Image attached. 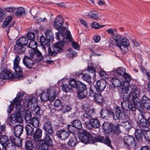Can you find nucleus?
<instances>
[{"label": "nucleus", "mask_w": 150, "mask_h": 150, "mask_svg": "<svg viewBox=\"0 0 150 150\" xmlns=\"http://www.w3.org/2000/svg\"><path fill=\"white\" fill-rule=\"evenodd\" d=\"M120 125L117 124L115 125L108 122H105L103 125V127L105 132L109 133L112 132L116 135L122 133V131L120 128Z\"/></svg>", "instance_id": "4"}, {"label": "nucleus", "mask_w": 150, "mask_h": 150, "mask_svg": "<svg viewBox=\"0 0 150 150\" xmlns=\"http://www.w3.org/2000/svg\"><path fill=\"white\" fill-rule=\"evenodd\" d=\"M124 146L129 149H130V146L133 144H134V147L136 148L137 146L135 143L134 137L132 136L125 137L124 139Z\"/></svg>", "instance_id": "11"}, {"label": "nucleus", "mask_w": 150, "mask_h": 150, "mask_svg": "<svg viewBox=\"0 0 150 150\" xmlns=\"http://www.w3.org/2000/svg\"><path fill=\"white\" fill-rule=\"evenodd\" d=\"M64 23V19L63 17L59 15L55 18L53 23V26L54 28L57 30L64 31L66 28L65 27L62 26Z\"/></svg>", "instance_id": "7"}, {"label": "nucleus", "mask_w": 150, "mask_h": 150, "mask_svg": "<svg viewBox=\"0 0 150 150\" xmlns=\"http://www.w3.org/2000/svg\"><path fill=\"white\" fill-rule=\"evenodd\" d=\"M9 139L13 145L16 146H20L22 145V140L20 137H15L14 136H11Z\"/></svg>", "instance_id": "21"}, {"label": "nucleus", "mask_w": 150, "mask_h": 150, "mask_svg": "<svg viewBox=\"0 0 150 150\" xmlns=\"http://www.w3.org/2000/svg\"><path fill=\"white\" fill-rule=\"evenodd\" d=\"M0 78L2 79H11L12 80L16 79L15 75L7 71H3L0 73Z\"/></svg>", "instance_id": "13"}, {"label": "nucleus", "mask_w": 150, "mask_h": 150, "mask_svg": "<svg viewBox=\"0 0 150 150\" xmlns=\"http://www.w3.org/2000/svg\"><path fill=\"white\" fill-rule=\"evenodd\" d=\"M37 96H40L41 100L43 101L49 100V96L46 92V90H42L41 89H38L36 92Z\"/></svg>", "instance_id": "14"}, {"label": "nucleus", "mask_w": 150, "mask_h": 150, "mask_svg": "<svg viewBox=\"0 0 150 150\" xmlns=\"http://www.w3.org/2000/svg\"><path fill=\"white\" fill-rule=\"evenodd\" d=\"M11 128L13 131L14 134L16 137H20L23 133V127L21 125H17L15 126L10 125Z\"/></svg>", "instance_id": "10"}, {"label": "nucleus", "mask_w": 150, "mask_h": 150, "mask_svg": "<svg viewBox=\"0 0 150 150\" xmlns=\"http://www.w3.org/2000/svg\"><path fill=\"white\" fill-rule=\"evenodd\" d=\"M76 88L78 91H87L86 85L80 81H77Z\"/></svg>", "instance_id": "37"}, {"label": "nucleus", "mask_w": 150, "mask_h": 150, "mask_svg": "<svg viewBox=\"0 0 150 150\" xmlns=\"http://www.w3.org/2000/svg\"><path fill=\"white\" fill-rule=\"evenodd\" d=\"M24 94V92H18L17 95V97L13 100V104L15 105L16 110L17 112L19 113L24 112L25 110L24 106L21 105L22 98Z\"/></svg>", "instance_id": "6"}, {"label": "nucleus", "mask_w": 150, "mask_h": 150, "mask_svg": "<svg viewBox=\"0 0 150 150\" xmlns=\"http://www.w3.org/2000/svg\"><path fill=\"white\" fill-rule=\"evenodd\" d=\"M91 26L92 28L98 29L105 27V25H100L99 23L94 22L91 23Z\"/></svg>", "instance_id": "49"}, {"label": "nucleus", "mask_w": 150, "mask_h": 150, "mask_svg": "<svg viewBox=\"0 0 150 150\" xmlns=\"http://www.w3.org/2000/svg\"><path fill=\"white\" fill-rule=\"evenodd\" d=\"M71 124L75 128L78 129H81L82 128V124L81 121L79 120H73L71 122Z\"/></svg>", "instance_id": "33"}, {"label": "nucleus", "mask_w": 150, "mask_h": 150, "mask_svg": "<svg viewBox=\"0 0 150 150\" xmlns=\"http://www.w3.org/2000/svg\"><path fill=\"white\" fill-rule=\"evenodd\" d=\"M87 70L93 74L94 77L96 76L95 69L94 67L92 66H88V67Z\"/></svg>", "instance_id": "55"}, {"label": "nucleus", "mask_w": 150, "mask_h": 150, "mask_svg": "<svg viewBox=\"0 0 150 150\" xmlns=\"http://www.w3.org/2000/svg\"><path fill=\"white\" fill-rule=\"evenodd\" d=\"M20 58L18 56H17L13 61V65L16 66L19 65Z\"/></svg>", "instance_id": "63"}, {"label": "nucleus", "mask_w": 150, "mask_h": 150, "mask_svg": "<svg viewBox=\"0 0 150 150\" xmlns=\"http://www.w3.org/2000/svg\"><path fill=\"white\" fill-rule=\"evenodd\" d=\"M82 78L84 80L88 82H91V76L88 74H83Z\"/></svg>", "instance_id": "50"}, {"label": "nucleus", "mask_w": 150, "mask_h": 150, "mask_svg": "<svg viewBox=\"0 0 150 150\" xmlns=\"http://www.w3.org/2000/svg\"><path fill=\"white\" fill-rule=\"evenodd\" d=\"M16 44L14 46V49L16 52L19 54H22L24 53L25 49L23 47V45L18 42V41L16 42Z\"/></svg>", "instance_id": "24"}, {"label": "nucleus", "mask_w": 150, "mask_h": 150, "mask_svg": "<svg viewBox=\"0 0 150 150\" xmlns=\"http://www.w3.org/2000/svg\"><path fill=\"white\" fill-rule=\"evenodd\" d=\"M83 139L85 142H87L89 140V138L90 137L91 134L86 131H84L83 132Z\"/></svg>", "instance_id": "47"}, {"label": "nucleus", "mask_w": 150, "mask_h": 150, "mask_svg": "<svg viewBox=\"0 0 150 150\" xmlns=\"http://www.w3.org/2000/svg\"><path fill=\"white\" fill-rule=\"evenodd\" d=\"M46 91L49 96V100L50 102L53 101L57 96L56 90L53 88H50L46 90Z\"/></svg>", "instance_id": "20"}, {"label": "nucleus", "mask_w": 150, "mask_h": 150, "mask_svg": "<svg viewBox=\"0 0 150 150\" xmlns=\"http://www.w3.org/2000/svg\"><path fill=\"white\" fill-rule=\"evenodd\" d=\"M23 63L26 67L29 69H32L34 65L33 60L27 56H25L23 59Z\"/></svg>", "instance_id": "19"}, {"label": "nucleus", "mask_w": 150, "mask_h": 150, "mask_svg": "<svg viewBox=\"0 0 150 150\" xmlns=\"http://www.w3.org/2000/svg\"><path fill=\"white\" fill-rule=\"evenodd\" d=\"M13 18L12 16H8L5 21L3 23L2 26L4 28H5L8 25L9 23H10L11 21L12 20Z\"/></svg>", "instance_id": "51"}, {"label": "nucleus", "mask_w": 150, "mask_h": 150, "mask_svg": "<svg viewBox=\"0 0 150 150\" xmlns=\"http://www.w3.org/2000/svg\"><path fill=\"white\" fill-rule=\"evenodd\" d=\"M17 41L23 45H26L28 43V40L26 37H23L19 38Z\"/></svg>", "instance_id": "42"}, {"label": "nucleus", "mask_w": 150, "mask_h": 150, "mask_svg": "<svg viewBox=\"0 0 150 150\" xmlns=\"http://www.w3.org/2000/svg\"><path fill=\"white\" fill-rule=\"evenodd\" d=\"M42 135V131L40 128H37L33 134V138L35 142H38Z\"/></svg>", "instance_id": "23"}, {"label": "nucleus", "mask_w": 150, "mask_h": 150, "mask_svg": "<svg viewBox=\"0 0 150 150\" xmlns=\"http://www.w3.org/2000/svg\"><path fill=\"white\" fill-rule=\"evenodd\" d=\"M81 109L84 112H88L91 110H93L90 108L89 105L87 103H85L83 104L81 106Z\"/></svg>", "instance_id": "54"}, {"label": "nucleus", "mask_w": 150, "mask_h": 150, "mask_svg": "<svg viewBox=\"0 0 150 150\" xmlns=\"http://www.w3.org/2000/svg\"><path fill=\"white\" fill-rule=\"evenodd\" d=\"M33 112L36 116H40L41 115L40 108L38 105H34Z\"/></svg>", "instance_id": "41"}, {"label": "nucleus", "mask_w": 150, "mask_h": 150, "mask_svg": "<svg viewBox=\"0 0 150 150\" xmlns=\"http://www.w3.org/2000/svg\"><path fill=\"white\" fill-rule=\"evenodd\" d=\"M145 130H144L140 128H136L135 129V137L137 141L141 142L142 141V138L144 136Z\"/></svg>", "instance_id": "16"}, {"label": "nucleus", "mask_w": 150, "mask_h": 150, "mask_svg": "<svg viewBox=\"0 0 150 150\" xmlns=\"http://www.w3.org/2000/svg\"><path fill=\"white\" fill-rule=\"evenodd\" d=\"M87 94V91H78L77 96L79 99H82L85 98Z\"/></svg>", "instance_id": "44"}, {"label": "nucleus", "mask_w": 150, "mask_h": 150, "mask_svg": "<svg viewBox=\"0 0 150 150\" xmlns=\"http://www.w3.org/2000/svg\"><path fill=\"white\" fill-rule=\"evenodd\" d=\"M15 8L14 7H7L5 8V10L8 12L9 13H13Z\"/></svg>", "instance_id": "64"}, {"label": "nucleus", "mask_w": 150, "mask_h": 150, "mask_svg": "<svg viewBox=\"0 0 150 150\" xmlns=\"http://www.w3.org/2000/svg\"><path fill=\"white\" fill-rule=\"evenodd\" d=\"M77 139L76 137L73 136L69 139L67 143L68 145L71 147L75 146L77 144Z\"/></svg>", "instance_id": "32"}, {"label": "nucleus", "mask_w": 150, "mask_h": 150, "mask_svg": "<svg viewBox=\"0 0 150 150\" xmlns=\"http://www.w3.org/2000/svg\"><path fill=\"white\" fill-rule=\"evenodd\" d=\"M28 39L30 40H34L35 38V34L32 32H29L27 34Z\"/></svg>", "instance_id": "59"}, {"label": "nucleus", "mask_w": 150, "mask_h": 150, "mask_svg": "<svg viewBox=\"0 0 150 150\" xmlns=\"http://www.w3.org/2000/svg\"><path fill=\"white\" fill-rule=\"evenodd\" d=\"M120 125L125 127L127 129L131 128V124L128 121L121 122Z\"/></svg>", "instance_id": "56"}, {"label": "nucleus", "mask_w": 150, "mask_h": 150, "mask_svg": "<svg viewBox=\"0 0 150 150\" xmlns=\"http://www.w3.org/2000/svg\"><path fill=\"white\" fill-rule=\"evenodd\" d=\"M93 112V110H91L88 112H85L82 116L83 120L86 123V121L90 120L92 117V114Z\"/></svg>", "instance_id": "26"}, {"label": "nucleus", "mask_w": 150, "mask_h": 150, "mask_svg": "<svg viewBox=\"0 0 150 150\" xmlns=\"http://www.w3.org/2000/svg\"><path fill=\"white\" fill-rule=\"evenodd\" d=\"M144 137L147 141L150 142V130L145 131Z\"/></svg>", "instance_id": "60"}, {"label": "nucleus", "mask_w": 150, "mask_h": 150, "mask_svg": "<svg viewBox=\"0 0 150 150\" xmlns=\"http://www.w3.org/2000/svg\"><path fill=\"white\" fill-rule=\"evenodd\" d=\"M40 42L43 46H47V47L50 46V41L43 35L41 36L40 38Z\"/></svg>", "instance_id": "36"}, {"label": "nucleus", "mask_w": 150, "mask_h": 150, "mask_svg": "<svg viewBox=\"0 0 150 150\" xmlns=\"http://www.w3.org/2000/svg\"><path fill=\"white\" fill-rule=\"evenodd\" d=\"M131 91L129 94L125 93L123 96V99L130 98L132 101L128 100H124L121 104L123 109L125 110L134 111L136 110V105L139 102L138 97L140 94L139 91L134 85L130 86Z\"/></svg>", "instance_id": "1"}, {"label": "nucleus", "mask_w": 150, "mask_h": 150, "mask_svg": "<svg viewBox=\"0 0 150 150\" xmlns=\"http://www.w3.org/2000/svg\"><path fill=\"white\" fill-rule=\"evenodd\" d=\"M25 129L27 135L32 136L34 133V129L30 125H27L26 126Z\"/></svg>", "instance_id": "40"}, {"label": "nucleus", "mask_w": 150, "mask_h": 150, "mask_svg": "<svg viewBox=\"0 0 150 150\" xmlns=\"http://www.w3.org/2000/svg\"><path fill=\"white\" fill-rule=\"evenodd\" d=\"M116 71L119 74L122 75L125 72V69L123 67H120L116 69Z\"/></svg>", "instance_id": "58"}, {"label": "nucleus", "mask_w": 150, "mask_h": 150, "mask_svg": "<svg viewBox=\"0 0 150 150\" xmlns=\"http://www.w3.org/2000/svg\"><path fill=\"white\" fill-rule=\"evenodd\" d=\"M115 115H114L115 118V119H120L121 118L122 115V113L121 109L119 107H117L115 109Z\"/></svg>", "instance_id": "34"}, {"label": "nucleus", "mask_w": 150, "mask_h": 150, "mask_svg": "<svg viewBox=\"0 0 150 150\" xmlns=\"http://www.w3.org/2000/svg\"><path fill=\"white\" fill-rule=\"evenodd\" d=\"M111 80L112 84L114 87H120L122 85L121 80L117 78H113Z\"/></svg>", "instance_id": "28"}, {"label": "nucleus", "mask_w": 150, "mask_h": 150, "mask_svg": "<svg viewBox=\"0 0 150 150\" xmlns=\"http://www.w3.org/2000/svg\"><path fill=\"white\" fill-rule=\"evenodd\" d=\"M13 68L16 72L21 73L23 72L22 69L19 65L16 66L15 65L14 66Z\"/></svg>", "instance_id": "62"}, {"label": "nucleus", "mask_w": 150, "mask_h": 150, "mask_svg": "<svg viewBox=\"0 0 150 150\" xmlns=\"http://www.w3.org/2000/svg\"><path fill=\"white\" fill-rule=\"evenodd\" d=\"M69 83L72 88H75L77 86V81L76 82L74 79H71L70 80Z\"/></svg>", "instance_id": "57"}, {"label": "nucleus", "mask_w": 150, "mask_h": 150, "mask_svg": "<svg viewBox=\"0 0 150 150\" xmlns=\"http://www.w3.org/2000/svg\"><path fill=\"white\" fill-rule=\"evenodd\" d=\"M29 123L34 127L37 128L39 126L40 122L38 119L34 117L31 120H30Z\"/></svg>", "instance_id": "38"}, {"label": "nucleus", "mask_w": 150, "mask_h": 150, "mask_svg": "<svg viewBox=\"0 0 150 150\" xmlns=\"http://www.w3.org/2000/svg\"><path fill=\"white\" fill-rule=\"evenodd\" d=\"M67 52H69V53H67L66 55L69 58H71L73 56H76L77 55V52L73 51L72 49H70L69 50H68Z\"/></svg>", "instance_id": "53"}, {"label": "nucleus", "mask_w": 150, "mask_h": 150, "mask_svg": "<svg viewBox=\"0 0 150 150\" xmlns=\"http://www.w3.org/2000/svg\"><path fill=\"white\" fill-rule=\"evenodd\" d=\"M106 85V81L105 80L98 81L95 86L96 92L101 93L105 88Z\"/></svg>", "instance_id": "12"}, {"label": "nucleus", "mask_w": 150, "mask_h": 150, "mask_svg": "<svg viewBox=\"0 0 150 150\" xmlns=\"http://www.w3.org/2000/svg\"><path fill=\"white\" fill-rule=\"evenodd\" d=\"M16 148L14 145L9 143L5 146L4 150H16Z\"/></svg>", "instance_id": "48"}, {"label": "nucleus", "mask_w": 150, "mask_h": 150, "mask_svg": "<svg viewBox=\"0 0 150 150\" xmlns=\"http://www.w3.org/2000/svg\"><path fill=\"white\" fill-rule=\"evenodd\" d=\"M13 101L12 103H11V104L9 106L8 109L7 110L9 114L11 112L13 109V107H15L16 110L15 105L13 104ZM16 111L17 112L16 114H12L9 117L10 121L12 123H13V122L21 123L23 121V119L21 116L22 112L19 113L18 112H17V111Z\"/></svg>", "instance_id": "5"}, {"label": "nucleus", "mask_w": 150, "mask_h": 150, "mask_svg": "<svg viewBox=\"0 0 150 150\" xmlns=\"http://www.w3.org/2000/svg\"><path fill=\"white\" fill-rule=\"evenodd\" d=\"M37 43L34 40H30L28 45V47L33 49L36 47Z\"/></svg>", "instance_id": "52"}, {"label": "nucleus", "mask_w": 150, "mask_h": 150, "mask_svg": "<svg viewBox=\"0 0 150 150\" xmlns=\"http://www.w3.org/2000/svg\"><path fill=\"white\" fill-rule=\"evenodd\" d=\"M37 101V99L35 97H33L31 98L28 99L27 102V106L28 107L30 108L32 106V104L34 102H36Z\"/></svg>", "instance_id": "46"}, {"label": "nucleus", "mask_w": 150, "mask_h": 150, "mask_svg": "<svg viewBox=\"0 0 150 150\" xmlns=\"http://www.w3.org/2000/svg\"><path fill=\"white\" fill-rule=\"evenodd\" d=\"M60 32L56 33V36L57 39L59 40L61 39L60 37H62L63 40L56 43L52 46V49L50 47H48V54L51 56H54L56 55L58 52H61L63 50V47L66 44V41H64V35Z\"/></svg>", "instance_id": "3"}, {"label": "nucleus", "mask_w": 150, "mask_h": 150, "mask_svg": "<svg viewBox=\"0 0 150 150\" xmlns=\"http://www.w3.org/2000/svg\"><path fill=\"white\" fill-rule=\"evenodd\" d=\"M25 147L26 150H33L34 148V145L31 141L28 140L25 142Z\"/></svg>", "instance_id": "39"}, {"label": "nucleus", "mask_w": 150, "mask_h": 150, "mask_svg": "<svg viewBox=\"0 0 150 150\" xmlns=\"http://www.w3.org/2000/svg\"><path fill=\"white\" fill-rule=\"evenodd\" d=\"M25 10L24 8L21 7L18 8L15 11V15L18 17L25 15Z\"/></svg>", "instance_id": "29"}, {"label": "nucleus", "mask_w": 150, "mask_h": 150, "mask_svg": "<svg viewBox=\"0 0 150 150\" xmlns=\"http://www.w3.org/2000/svg\"><path fill=\"white\" fill-rule=\"evenodd\" d=\"M94 139L96 142H102L107 145L108 146H111V142L108 137H105L100 136L96 137Z\"/></svg>", "instance_id": "17"}, {"label": "nucleus", "mask_w": 150, "mask_h": 150, "mask_svg": "<svg viewBox=\"0 0 150 150\" xmlns=\"http://www.w3.org/2000/svg\"><path fill=\"white\" fill-rule=\"evenodd\" d=\"M143 108L142 106L139 107L138 109L140 112L141 116L142 117V118L140 119L139 124L141 126L145 127H147L148 123L146 119L144 118V116L143 114Z\"/></svg>", "instance_id": "18"}, {"label": "nucleus", "mask_w": 150, "mask_h": 150, "mask_svg": "<svg viewBox=\"0 0 150 150\" xmlns=\"http://www.w3.org/2000/svg\"><path fill=\"white\" fill-rule=\"evenodd\" d=\"M43 129L45 132V136L51 135L54 132V130L51 123L48 121H45L43 125Z\"/></svg>", "instance_id": "9"}, {"label": "nucleus", "mask_w": 150, "mask_h": 150, "mask_svg": "<svg viewBox=\"0 0 150 150\" xmlns=\"http://www.w3.org/2000/svg\"><path fill=\"white\" fill-rule=\"evenodd\" d=\"M62 89L65 92L67 93L68 92H73L71 88H70L69 85L64 84L62 86Z\"/></svg>", "instance_id": "45"}, {"label": "nucleus", "mask_w": 150, "mask_h": 150, "mask_svg": "<svg viewBox=\"0 0 150 150\" xmlns=\"http://www.w3.org/2000/svg\"><path fill=\"white\" fill-rule=\"evenodd\" d=\"M100 115L101 117L104 118L109 115L112 116L115 118L114 112L111 111H109L106 109H103L101 110Z\"/></svg>", "instance_id": "25"}, {"label": "nucleus", "mask_w": 150, "mask_h": 150, "mask_svg": "<svg viewBox=\"0 0 150 150\" xmlns=\"http://www.w3.org/2000/svg\"><path fill=\"white\" fill-rule=\"evenodd\" d=\"M108 44L110 47L117 46L121 50L122 47L125 48L129 45L128 40L124 37H122L120 35H117L114 36L112 38H110Z\"/></svg>", "instance_id": "2"}, {"label": "nucleus", "mask_w": 150, "mask_h": 150, "mask_svg": "<svg viewBox=\"0 0 150 150\" xmlns=\"http://www.w3.org/2000/svg\"><path fill=\"white\" fill-rule=\"evenodd\" d=\"M0 138V143L3 147L5 146L8 144L9 140L7 136L5 135L1 136Z\"/></svg>", "instance_id": "35"}, {"label": "nucleus", "mask_w": 150, "mask_h": 150, "mask_svg": "<svg viewBox=\"0 0 150 150\" xmlns=\"http://www.w3.org/2000/svg\"><path fill=\"white\" fill-rule=\"evenodd\" d=\"M45 35L50 41H52L54 39V34L52 30L50 29H47L46 30L45 32Z\"/></svg>", "instance_id": "30"}, {"label": "nucleus", "mask_w": 150, "mask_h": 150, "mask_svg": "<svg viewBox=\"0 0 150 150\" xmlns=\"http://www.w3.org/2000/svg\"><path fill=\"white\" fill-rule=\"evenodd\" d=\"M56 135L57 137L62 140H65L67 139L69 135V132L62 129L57 131Z\"/></svg>", "instance_id": "15"}, {"label": "nucleus", "mask_w": 150, "mask_h": 150, "mask_svg": "<svg viewBox=\"0 0 150 150\" xmlns=\"http://www.w3.org/2000/svg\"><path fill=\"white\" fill-rule=\"evenodd\" d=\"M87 17L94 20H98L99 18L98 12L94 10L90 11L87 15Z\"/></svg>", "instance_id": "27"}, {"label": "nucleus", "mask_w": 150, "mask_h": 150, "mask_svg": "<svg viewBox=\"0 0 150 150\" xmlns=\"http://www.w3.org/2000/svg\"><path fill=\"white\" fill-rule=\"evenodd\" d=\"M122 75L126 82H129L130 81L131 78L125 72Z\"/></svg>", "instance_id": "61"}, {"label": "nucleus", "mask_w": 150, "mask_h": 150, "mask_svg": "<svg viewBox=\"0 0 150 150\" xmlns=\"http://www.w3.org/2000/svg\"><path fill=\"white\" fill-rule=\"evenodd\" d=\"M42 143L39 146V149L40 150H47L49 146L52 144V141L49 135L46 134L42 140Z\"/></svg>", "instance_id": "8"}, {"label": "nucleus", "mask_w": 150, "mask_h": 150, "mask_svg": "<svg viewBox=\"0 0 150 150\" xmlns=\"http://www.w3.org/2000/svg\"><path fill=\"white\" fill-rule=\"evenodd\" d=\"M89 121L94 128H98L100 126V122L97 118H91Z\"/></svg>", "instance_id": "31"}, {"label": "nucleus", "mask_w": 150, "mask_h": 150, "mask_svg": "<svg viewBox=\"0 0 150 150\" xmlns=\"http://www.w3.org/2000/svg\"><path fill=\"white\" fill-rule=\"evenodd\" d=\"M95 100L97 102L99 103H102L103 102V98L100 93H97L94 97Z\"/></svg>", "instance_id": "43"}, {"label": "nucleus", "mask_w": 150, "mask_h": 150, "mask_svg": "<svg viewBox=\"0 0 150 150\" xmlns=\"http://www.w3.org/2000/svg\"><path fill=\"white\" fill-rule=\"evenodd\" d=\"M141 102L142 104L146 110H150V100L149 98L144 96L141 99Z\"/></svg>", "instance_id": "22"}]
</instances>
